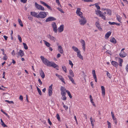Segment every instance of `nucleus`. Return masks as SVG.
<instances>
[{
  "instance_id": "f257e3e1",
  "label": "nucleus",
  "mask_w": 128,
  "mask_h": 128,
  "mask_svg": "<svg viewBox=\"0 0 128 128\" xmlns=\"http://www.w3.org/2000/svg\"><path fill=\"white\" fill-rule=\"evenodd\" d=\"M41 60L44 64L46 65L49 66L51 63L52 62H50L46 58H44V56H41L40 57Z\"/></svg>"
},
{
  "instance_id": "f03ea898",
  "label": "nucleus",
  "mask_w": 128,
  "mask_h": 128,
  "mask_svg": "<svg viewBox=\"0 0 128 128\" xmlns=\"http://www.w3.org/2000/svg\"><path fill=\"white\" fill-rule=\"evenodd\" d=\"M47 16L46 12H40L37 15L38 18H45Z\"/></svg>"
},
{
  "instance_id": "7ed1b4c3",
  "label": "nucleus",
  "mask_w": 128,
  "mask_h": 128,
  "mask_svg": "<svg viewBox=\"0 0 128 128\" xmlns=\"http://www.w3.org/2000/svg\"><path fill=\"white\" fill-rule=\"evenodd\" d=\"M81 17H82V18L79 19L80 23L81 25L84 26L86 22V18L84 17L83 16Z\"/></svg>"
},
{
  "instance_id": "20e7f679",
  "label": "nucleus",
  "mask_w": 128,
  "mask_h": 128,
  "mask_svg": "<svg viewBox=\"0 0 128 128\" xmlns=\"http://www.w3.org/2000/svg\"><path fill=\"white\" fill-rule=\"evenodd\" d=\"M96 14H99V16L101 17L102 19L104 20H106V16L102 14L101 11L100 10H97L96 11Z\"/></svg>"
},
{
  "instance_id": "39448f33",
  "label": "nucleus",
  "mask_w": 128,
  "mask_h": 128,
  "mask_svg": "<svg viewBox=\"0 0 128 128\" xmlns=\"http://www.w3.org/2000/svg\"><path fill=\"white\" fill-rule=\"evenodd\" d=\"M35 6L36 8L38 10L42 11L44 10V8L41 5L38 4L36 2L35 3Z\"/></svg>"
},
{
  "instance_id": "423d86ee",
  "label": "nucleus",
  "mask_w": 128,
  "mask_h": 128,
  "mask_svg": "<svg viewBox=\"0 0 128 128\" xmlns=\"http://www.w3.org/2000/svg\"><path fill=\"white\" fill-rule=\"evenodd\" d=\"M52 26L53 28V31L55 32L56 33L57 32V28L56 23L54 22H52Z\"/></svg>"
},
{
  "instance_id": "0eeeda50",
  "label": "nucleus",
  "mask_w": 128,
  "mask_h": 128,
  "mask_svg": "<svg viewBox=\"0 0 128 128\" xmlns=\"http://www.w3.org/2000/svg\"><path fill=\"white\" fill-rule=\"evenodd\" d=\"M56 18L52 16H50L46 20V22H51L56 20Z\"/></svg>"
},
{
  "instance_id": "6e6552de",
  "label": "nucleus",
  "mask_w": 128,
  "mask_h": 128,
  "mask_svg": "<svg viewBox=\"0 0 128 128\" xmlns=\"http://www.w3.org/2000/svg\"><path fill=\"white\" fill-rule=\"evenodd\" d=\"M52 66L54 68H56V70H58V65L56 64L54 62H52L51 64H50L49 67Z\"/></svg>"
},
{
  "instance_id": "1a4fd4ad",
  "label": "nucleus",
  "mask_w": 128,
  "mask_h": 128,
  "mask_svg": "<svg viewBox=\"0 0 128 128\" xmlns=\"http://www.w3.org/2000/svg\"><path fill=\"white\" fill-rule=\"evenodd\" d=\"M80 8H78L77 9L76 13L77 15L79 16L81 18H82V16H82V14H83L80 11Z\"/></svg>"
},
{
  "instance_id": "9d476101",
  "label": "nucleus",
  "mask_w": 128,
  "mask_h": 128,
  "mask_svg": "<svg viewBox=\"0 0 128 128\" xmlns=\"http://www.w3.org/2000/svg\"><path fill=\"white\" fill-rule=\"evenodd\" d=\"M40 2L41 4H42L44 6H46L48 9L51 10H52L51 7L46 3L41 1H40Z\"/></svg>"
},
{
  "instance_id": "9b49d317",
  "label": "nucleus",
  "mask_w": 128,
  "mask_h": 128,
  "mask_svg": "<svg viewBox=\"0 0 128 128\" xmlns=\"http://www.w3.org/2000/svg\"><path fill=\"white\" fill-rule=\"evenodd\" d=\"M80 42L82 44L83 50L84 51H85L86 49V44L85 41L84 40L81 39L80 40Z\"/></svg>"
},
{
  "instance_id": "f8f14e48",
  "label": "nucleus",
  "mask_w": 128,
  "mask_h": 128,
  "mask_svg": "<svg viewBox=\"0 0 128 128\" xmlns=\"http://www.w3.org/2000/svg\"><path fill=\"white\" fill-rule=\"evenodd\" d=\"M47 37L49 38L50 40L53 41L54 42H55L56 41V38L51 36L50 34L48 35H47Z\"/></svg>"
},
{
  "instance_id": "ddd939ff",
  "label": "nucleus",
  "mask_w": 128,
  "mask_h": 128,
  "mask_svg": "<svg viewBox=\"0 0 128 128\" xmlns=\"http://www.w3.org/2000/svg\"><path fill=\"white\" fill-rule=\"evenodd\" d=\"M64 29V25L62 24L58 28V30L60 32H62Z\"/></svg>"
},
{
  "instance_id": "4468645a",
  "label": "nucleus",
  "mask_w": 128,
  "mask_h": 128,
  "mask_svg": "<svg viewBox=\"0 0 128 128\" xmlns=\"http://www.w3.org/2000/svg\"><path fill=\"white\" fill-rule=\"evenodd\" d=\"M119 55L121 58H124L127 56V54L124 52H122L120 53Z\"/></svg>"
},
{
  "instance_id": "2eb2a0df",
  "label": "nucleus",
  "mask_w": 128,
  "mask_h": 128,
  "mask_svg": "<svg viewBox=\"0 0 128 128\" xmlns=\"http://www.w3.org/2000/svg\"><path fill=\"white\" fill-rule=\"evenodd\" d=\"M40 74L42 78H44L45 76V74L42 70L41 69L40 71Z\"/></svg>"
},
{
  "instance_id": "dca6fc26",
  "label": "nucleus",
  "mask_w": 128,
  "mask_h": 128,
  "mask_svg": "<svg viewBox=\"0 0 128 128\" xmlns=\"http://www.w3.org/2000/svg\"><path fill=\"white\" fill-rule=\"evenodd\" d=\"M95 24L96 26L100 30H102V28L100 27V25L98 22H96Z\"/></svg>"
},
{
  "instance_id": "f3484780",
  "label": "nucleus",
  "mask_w": 128,
  "mask_h": 128,
  "mask_svg": "<svg viewBox=\"0 0 128 128\" xmlns=\"http://www.w3.org/2000/svg\"><path fill=\"white\" fill-rule=\"evenodd\" d=\"M77 56L80 59L82 60H83V57L80 54V50H79L78 52H77Z\"/></svg>"
},
{
  "instance_id": "a211bd4d",
  "label": "nucleus",
  "mask_w": 128,
  "mask_h": 128,
  "mask_svg": "<svg viewBox=\"0 0 128 128\" xmlns=\"http://www.w3.org/2000/svg\"><path fill=\"white\" fill-rule=\"evenodd\" d=\"M37 12H30V14L32 16L37 18Z\"/></svg>"
},
{
  "instance_id": "6ab92c4d",
  "label": "nucleus",
  "mask_w": 128,
  "mask_h": 128,
  "mask_svg": "<svg viewBox=\"0 0 128 128\" xmlns=\"http://www.w3.org/2000/svg\"><path fill=\"white\" fill-rule=\"evenodd\" d=\"M58 50L60 53L62 54L63 53V50L61 46H58Z\"/></svg>"
},
{
  "instance_id": "aec40b11",
  "label": "nucleus",
  "mask_w": 128,
  "mask_h": 128,
  "mask_svg": "<svg viewBox=\"0 0 128 128\" xmlns=\"http://www.w3.org/2000/svg\"><path fill=\"white\" fill-rule=\"evenodd\" d=\"M101 88L102 90V94L104 96L105 94V89L104 86H102Z\"/></svg>"
},
{
  "instance_id": "412c9836",
  "label": "nucleus",
  "mask_w": 128,
  "mask_h": 128,
  "mask_svg": "<svg viewBox=\"0 0 128 128\" xmlns=\"http://www.w3.org/2000/svg\"><path fill=\"white\" fill-rule=\"evenodd\" d=\"M111 63L113 66L116 67L118 66V63L116 62L112 61Z\"/></svg>"
},
{
  "instance_id": "4be33fe9",
  "label": "nucleus",
  "mask_w": 128,
  "mask_h": 128,
  "mask_svg": "<svg viewBox=\"0 0 128 128\" xmlns=\"http://www.w3.org/2000/svg\"><path fill=\"white\" fill-rule=\"evenodd\" d=\"M107 14H108V16H110L112 14V11L109 9L106 10Z\"/></svg>"
},
{
  "instance_id": "5701e85b",
  "label": "nucleus",
  "mask_w": 128,
  "mask_h": 128,
  "mask_svg": "<svg viewBox=\"0 0 128 128\" xmlns=\"http://www.w3.org/2000/svg\"><path fill=\"white\" fill-rule=\"evenodd\" d=\"M110 41L113 43L114 44H115L116 42V40L114 38H111L110 40Z\"/></svg>"
},
{
  "instance_id": "b1692460",
  "label": "nucleus",
  "mask_w": 128,
  "mask_h": 128,
  "mask_svg": "<svg viewBox=\"0 0 128 128\" xmlns=\"http://www.w3.org/2000/svg\"><path fill=\"white\" fill-rule=\"evenodd\" d=\"M90 121L91 122V124L92 128H93L94 125V122L95 121L94 119H93L92 117H91L90 118Z\"/></svg>"
},
{
  "instance_id": "393cba45",
  "label": "nucleus",
  "mask_w": 128,
  "mask_h": 128,
  "mask_svg": "<svg viewBox=\"0 0 128 128\" xmlns=\"http://www.w3.org/2000/svg\"><path fill=\"white\" fill-rule=\"evenodd\" d=\"M19 55L21 57H22L24 55V53L23 51L21 50H20Z\"/></svg>"
},
{
  "instance_id": "a878e982",
  "label": "nucleus",
  "mask_w": 128,
  "mask_h": 128,
  "mask_svg": "<svg viewBox=\"0 0 128 128\" xmlns=\"http://www.w3.org/2000/svg\"><path fill=\"white\" fill-rule=\"evenodd\" d=\"M68 78H69V79L70 80V81L73 84H75V83L74 81V79L71 76H68Z\"/></svg>"
},
{
  "instance_id": "bb28decb",
  "label": "nucleus",
  "mask_w": 128,
  "mask_h": 128,
  "mask_svg": "<svg viewBox=\"0 0 128 128\" xmlns=\"http://www.w3.org/2000/svg\"><path fill=\"white\" fill-rule=\"evenodd\" d=\"M72 48L75 52H78L79 50H80L77 47L74 46H72Z\"/></svg>"
},
{
  "instance_id": "cd10ccee",
  "label": "nucleus",
  "mask_w": 128,
  "mask_h": 128,
  "mask_svg": "<svg viewBox=\"0 0 128 128\" xmlns=\"http://www.w3.org/2000/svg\"><path fill=\"white\" fill-rule=\"evenodd\" d=\"M69 74L72 77L74 76V74L72 70H69Z\"/></svg>"
},
{
  "instance_id": "c85d7f7f",
  "label": "nucleus",
  "mask_w": 128,
  "mask_h": 128,
  "mask_svg": "<svg viewBox=\"0 0 128 128\" xmlns=\"http://www.w3.org/2000/svg\"><path fill=\"white\" fill-rule=\"evenodd\" d=\"M0 120L1 122V124L2 126H3L4 127H7V126L5 124L4 122L2 119H0Z\"/></svg>"
},
{
  "instance_id": "c756f323",
  "label": "nucleus",
  "mask_w": 128,
  "mask_h": 128,
  "mask_svg": "<svg viewBox=\"0 0 128 128\" xmlns=\"http://www.w3.org/2000/svg\"><path fill=\"white\" fill-rule=\"evenodd\" d=\"M111 34V32H108L105 35V36L106 38H109L110 36V35Z\"/></svg>"
},
{
  "instance_id": "7c9ffc66",
  "label": "nucleus",
  "mask_w": 128,
  "mask_h": 128,
  "mask_svg": "<svg viewBox=\"0 0 128 128\" xmlns=\"http://www.w3.org/2000/svg\"><path fill=\"white\" fill-rule=\"evenodd\" d=\"M44 43L45 45L48 47H49L50 45V44L48 42H46V41H45L44 40Z\"/></svg>"
},
{
  "instance_id": "2f4dec72",
  "label": "nucleus",
  "mask_w": 128,
  "mask_h": 128,
  "mask_svg": "<svg viewBox=\"0 0 128 128\" xmlns=\"http://www.w3.org/2000/svg\"><path fill=\"white\" fill-rule=\"evenodd\" d=\"M60 91L61 92H66V89L63 86H62L60 89Z\"/></svg>"
},
{
  "instance_id": "473e14b6",
  "label": "nucleus",
  "mask_w": 128,
  "mask_h": 128,
  "mask_svg": "<svg viewBox=\"0 0 128 128\" xmlns=\"http://www.w3.org/2000/svg\"><path fill=\"white\" fill-rule=\"evenodd\" d=\"M66 92L68 94V95L70 98H72V96L70 92L68 90H66Z\"/></svg>"
},
{
  "instance_id": "72a5a7b5",
  "label": "nucleus",
  "mask_w": 128,
  "mask_h": 128,
  "mask_svg": "<svg viewBox=\"0 0 128 128\" xmlns=\"http://www.w3.org/2000/svg\"><path fill=\"white\" fill-rule=\"evenodd\" d=\"M64 83V84H65L66 83L64 82V78L61 76L59 78Z\"/></svg>"
},
{
  "instance_id": "f704fd0d",
  "label": "nucleus",
  "mask_w": 128,
  "mask_h": 128,
  "mask_svg": "<svg viewBox=\"0 0 128 128\" xmlns=\"http://www.w3.org/2000/svg\"><path fill=\"white\" fill-rule=\"evenodd\" d=\"M36 88L39 94L41 96L42 95V92L40 90V89L37 86H36Z\"/></svg>"
},
{
  "instance_id": "c9c22d12",
  "label": "nucleus",
  "mask_w": 128,
  "mask_h": 128,
  "mask_svg": "<svg viewBox=\"0 0 128 128\" xmlns=\"http://www.w3.org/2000/svg\"><path fill=\"white\" fill-rule=\"evenodd\" d=\"M119 62H120V64L119 65L120 66H122V64L123 62V60L122 59L120 58H119Z\"/></svg>"
},
{
  "instance_id": "e433bc0d",
  "label": "nucleus",
  "mask_w": 128,
  "mask_h": 128,
  "mask_svg": "<svg viewBox=\"0 0 128 128\" xmlns=\"http://www.w3.org/2000/svg\"><path fill=\"white\" fill-rule=\"evenodd\" d=\"M18 21L20 25L22 27L23 26V25L22 24V22L21 20L19 18Z\"/></svg>"
},
{
  "instance_id": "4c0bfd02",
  "label": "nucleus",
  "mask_w": 128,
  "mask_h": 128,
  "mask_svg": "<svg viewBox=\"0 0 128 128\" xmlns=\"http://www.w3.org/2000/svg\"><path fill=\"white\" fill-rule=\"evenodd\" d=\"M107 72L106 74L108 77L110 79H111L112 78V76L108 72L106 71Z\"/></svg>"
},
{
  "instance_id": "58836bf2",
  "label": "nucleus",
  "mask_w": 128,
  "mask_h": 128,
  "mask_svg": "<svg viewBox=\"0 0 128 128\" xmlns=\"http://www.w3.org/2000/svg\"><path fill=\"white\" fill-rule=\"evenodd\" d=\"M23 45L24 48L26 50H27L28 48L26 44L25 43H23Z\"/></svg>"
},
{
  "instance_id": "ea45409f",
  "label": "nucleus",
  "mask_w": 128,
  "mask_h": 128,
  "mask_svg": "<svg viewBox=\"0 0 128 128\" xmlns=\"http://www.w3.org/2000/svg\"><path fill=\"white\" fill-rule=\"evenodd\" d=\"M62 68L63 70L66 72V66H64L62 67Z\"/></svg>"
},
{
  "instance_id": "a19ab883",
  "label": "nucleus",
  "mask_w": 128,
  "mask_h": 128,
  "mask_svg": "<svg viewBox=\"0 0 128 128\" xmlns=\"http://www.w3.org/2000/svg\"><path fill=\"white\" fill-rule=\"evenodd\" d=\"M108 123V128H111V123L108 121H107Z\"/></svg>"
},
{
  "instance_id": "79ce46f5",
  "label": "nucleus",
  "mask_w": 128,
  "mask_h": 128,
  "mask_svg": "<svg viewBox=\"0 0 128 128\" xmlns=\"http://www.w3.org/2000/svg\"><path fill=\"white\" fill-rule=\"evenodd\" d=\"M52 90H48V94L49 96H51L52 94Z\"/></svg>"
},
{
  "instance_id": "37998d69",
  "label": "nucleus",
  "mask_w": 128,
  "mask_h": 128,
  "mask_svg": "<svg viewBox=\"0 0 128 128\" xmlns=\"http://www.w3.org/2000/svg\"><path fill=\"white\" fill-rule=\"evenodd\" d=\"M18 38L20 42H22V40L20 36L19 35L18 36Z\"/></svg>"
},
{
  "instance_id": "c03bdc74",
  "label": "nucleus",
  "mask_w": 128,
  "mask_h": 128,
  "mask_svg": "<svg viewBox=\"0 0 128 128\" xmlns=\"http://www.w3.org/2000/svg\"><path fill=\"white\" fill-rule=\"evenodd\" d=\"M53 85L52 84L49 87L48 90H52V86Z\"/></svg>"
},
{
  "instance_id": "a18cd8bd",
  "label": "nucleus",
  "mask_w": 128,
  "mask_h": 128,
  "mask_svg": "<svg viewBox=\"0 0 128 128\" xmlns=\"http://www.w3.org/2000/svg\"><path fill=\"white\" fill-rule=\"evenodd\" d=\"M5 101L6 102H8V103H10V104H14V102L13 101H9L8 100H5Z\"/></svg>"
},
{
  "instance_id": "49530a36",
  "label": "nucleus",
  "mask_w": 128,
  "mask_h": 128,
  "mask_svg": "<svg viewBox=\"0 0 128 128\" xmlns=\"http://www.w3.org/2000/svg\"><path fill=\"white\" fill-rule=\"evenodd\" d=\"M8 58V57L6 55V54L4 55V56L3 57V59L5 60H6Z\"/></svg>"
},
{
  "instance_id": "de8ad7c7",
  "label": "nucleus",
  "mask_w": 128,
  "mask_h": 128,
  "mask_svg": "<svg viewBox=\"0 0 128 128\" xmlns=\"http://www.w3.org/2000/svg\"><path fill=\"white\" fill-rule=\"evenodd\" d=\"M66 92H61V94L62 96L66 95Z\"/></svg>"
},
{
  "instance_id": "09e8293b",
  "label": "nucleus",
  "mask_w": 128,
  "mask_h": 128,
  "mask_svg": "<svg viewBox=\"0 0 128 128\" xmlns=\"http://www.w3.org/2000/svg\"><path fill=\"white\" fill-rule=\"evenodd\" d=\"M57 8L61 13H64V11L62 10V9H61L60 8Z\"/></svg>"
},
{
  "instance_id": "8fccbe9b",
  "label": "nucleus",
  "mask_w": 128,
  "mask_h": 128,
  "mask_svg": "<svg viewBox=\"0 0 128 128\" xmlns=\"http://www.w3.org/2000/svg\"><path fill=\"white\" fill-rule=\"evenodd\" d=\"M95 5L96 7V8L97 9L100 10V6L98 4H95Z\"/></svg>"
},
{
  "instance_id": "3c124183",
  "label": "nucleus",
  "mask_w": 128,
  "mask_h": 128,
  "mask_svg": "<svg viewBox=\"0 0 128 128\" xmlns=\"http://www.w3.org/2000/svg\"><path fill=\"white\" fill-rule=\"evenodd\" d=\"M115 123L116 124L117 123V121L116 120V118H113Z\"/></svg>"
},
{
  "instance_id": "603ef678",
  "label": "nucleus",
  "mask_w": 128,
  "mask_h": 128,
  "mask_svg": "<svg viewBox=\"0 0 128 128\" xmlns=\"http://www.w3.org/2000/svg\"><path fill=\"white\" fill-rule=\"evenodd\" d=\"M62 100H66V95L62 96Z\"/></svg>"
},
{
  "instance_id": "864d4df0",
  "label": "nucleus",
  "mask_w": 128,
  "mask_h": 128,
  "mask_svg": "<svg viewBox=\"0 0 128 128\" xmlns=\"http://www.w3.org/2000/svg\"><path fill=\"white\" fill-rule=\"evenodd\" d=\"M56 117L58 121L60 120V117L59 115L58 114H57L56 115Z\"/></svg>"
},
{
  "instance_id": "5fc2aeb1",
  "label": "nucleus",
  "mask_w": 128,
  "mask_h": 128,
  "mask_svg": "<svg viewBox=\"0 0 128 128\" xmlns=\"http://www.w3.org/2000/svg\"><path fill=\"white\" fill-rule=\"evenodd\" d=\"M56 3L58 4V6H61V5L60 3L59 0H56Z\"/></svg>"
},
{
  "instance_id": "6e6d98bb",
  "label": "nucleus",
  "mask_w": 128,
  "mask_h": 128,
  "mask_svg": "<svg viewBox=\"0 0 128 128\" xmlns=\"http://www.w3.org/2000/svg\"><path fill=\"white\" fill-rule=\"evenodd\" d=\"M116 17L117 20H118V21L119 22H120L121 20L120 19V16H117Z\"/></svg>"
},
{
  "instance_id": "4d7b16f0",
  "label": "nucleus",
  "mask_w": 128,
  "mask_h": 128,
  "mask_svg": "<svg viewBox=\"0 0 128 128\" xmlns=\"http://www.w3.org/2000/svg\"><path fill=\"white\" fill-rule=\"evenodd\" d=\"M69 64H70L72 66V67L73 64L72 63V62L70 60H69Z\"/></svg>"
},
{
  "instance_id": "13d9d810",
  "label": "nucleus",
  "mask_w": 128,
  "mask_h": 128,
  "mask_svg": "<svg viewBox=\"0 0 128 128\" xmlns=\"http://www.w3.org/2000/svg\"><path fill=\"white\" fill-rule=\"evenodd\" d=\"M21 2H23V3L24 4L26 3L27 1V0H20Z\"/></svg>"
},
{
  "instance_id": "bf43d9fd",
  "label": "nucleus",
  "mask_w": 128,
  "mask_h": 128,
  "mask_svg": "<svg viewBox=\"0 0 128 128\" xmlns=\"http://www.w3.org/2000/svg\"><path fill=\"white\" fill-rule=\"evenodd\" d=\"M115 22H108L109 24L110 25H114L115 24Z\"/></svg>"
},
{
  "instance_id": "052dcab7",
  "label": "nucleus",
  "mask_w": 128,
  "mask_h": 128,
  "mask_svg": "<svg viewBox=\"0 0 128 128\" xmlns=\"http://www.w3.org/2000/svg\"><path fill=\"white\" fill-rule=\"evenodd\" d=\"M12 54L13 56H14L15 55V53L14 52V50H13L12 51Z\"/></svg>"
},
{
  "instance_id": "680f3d73",
  "label": "nucleus",
  "mask_w": 128,
  "mask_h": 128,
  "mask_svg": "<svg viewBox=\"0 0 128 128\" xmlns=\"http://www.w3.org/2000/svg\"><path fill=\"white\" fill-rule=\"evenodd\" d=\"M93 0H84V2H92Z\"/></svg>"
},
{
  "instance_id": "e2e57ef3",
  "label": "nucleus",
  "mask_w": 128,
  "mask_h": 128,
  "mask_svg": "<svg viewBox=\"0 0 128 128\" xmlns=\"http://www.w3.org/2000/svg\"><path fill=\"white\" fill-rule=\"evenodd\" d=\"M63 107L65 108V110H67L68 109V107L67 106H66L64 104L63 106Z\"/></svg>"
},
{
  "instance_id": "0e129e2a",
  "label": "nucleus",
  "mask_w": 128,
  "mask_h": 128,
  "mask_svg": "<svg viewBox=\"0 0 128 128\" xmlns=\"http://www.w3.org/2000/svg\"><path fill=\"white\" fill-rule=\"evenodd\" d=\"M38 81L39 83L40 84V85H42V81H41V80H40V78L38 79Z\"/></svg>"
},
{
  "instance_id": "69168bd1",
  "label": "nucleus",
  "mask_w": 128,
  "mask_h": 128,
  "mask_svg": "<svg viewBox=\"0 0 128 128\" xmlns=\"http://www.w3.org/2000/svg\"><path fill=\"white\" fill-rule=\"evenodd\" d=\"M48 122L50 124V125H51L52 124V123L50 121L49 118H48Z\"/></svg>"
},
{
  "instance_id": "338daca9",
  "label": "nucleus",
  "mask_w": 128,
  "mask_h": 128,
  "mask_svg": "<svg viewBox=\"0 0 128 128\" xmlns=\"http://www.w3.org/2000/svg\"><path fill=\"white\" fill-rule=\"evenodd\" d=\"M23 97L22 96L20 95L19 97V99L21 100H23Z\"/></svg>"
},
{
  "instance_id": "774afa93",
  "label": "nucleus",
  "mask_w": 128,
  "mask_h": 128,
  "mask_svg": "<svg viewBox=\"0 0 128 128\" xmlns=\"http://www.w3.org/2000/svg\"><path fill=\"white\" fill-rule=\"evenodd\" d=\"M126 69L127 71L128 72V64L126 66Z\"/></svg>"
}]
</instances>
